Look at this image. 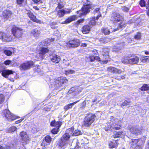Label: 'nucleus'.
I'll return each mask as SVG.
<instances>
[{"instance_id": "nucleus-2", "label": "nucleus", "mask_w": 149, "mask_h": 149, "mask_svg": "<svg viewBox=\"0 0 149 149\" xmlns=\"http://www.w3.org/2000/svg\"><path fill=\"white\" fill-rule=\"evenodd\" d=\"M139 61V58L136 56L125 57L121 59V62L124 64H138Z\"/></svg>"}, {"instance_id": "nucleus-23", "label": "nucleus", "mask_w": 149, "mask_h": 149, "mask_svg": "<svg viewBox=\"0 0 149 149\" xmlns=\"http://www.w3.org/2000/svg\"><path fill=\"white\" fill-rule=\"evenodd\" d=\"M12 13L9 10H6L3 11L2 13V16L4 18L8 19L11 17Z\"/></svg>"}, {"instance_id": "nucleus-13", "label": "nucleus", "mask_w": 149, "mask_h": 149, "mask_svg": "<svg viewBox=\"0 0 149 149\" xmlns=\"http://www.w3.org/2000/svg\"><path fill=\"white\" fill-rule=\"evenodd\" d=\"M33 64L34 63L33 61H28L21 64L20 66V69L21 70H27L30 68Z\"/></svg>"}, {"instance_id": "nucleus-43", "label": "nucleus", "mask_w": 149, "mask_h": 149, "mask_svg": "<svg viewBox=\"0 0 149 149\" xmlns=\"http://www.w3.org/2000/svg\"><path fill=\"white\" fill-rule=\"evenodd\" d=\"M130 102L129 100H125L122 104V105L123 106L129 105V104Z\"/></svg>"}, {"instance_id": "nucleus-50", "label": "nucleus", "mask_w": 149, "mask_h": 149, "mask_svg": "<svg viewBox=\"0 0 149 149\" xmlns=\"http://www.w3.org/2000/svg\"><path fill=\"white\" fill-rule=\"evenodd\" d=\"M33 1L34 2L38 4L42 3V1L41 0H33Z\"/></svg>"}, {"instance_id": "nucleus-9", "label": "nucleus", "mask_w": 149, "mask_h": 149, "mask_svg": "<svg viewBox=\"0 0 149 149\" xmlns=\"http://www.w3.org/2000/svg\"><path fill=\"white\" fill-rule=\"evenodd\" d=\"M3 113L5 117L9 121H12L17 118V117L12 113L8 110H4Z\"/></svg>"}, {"instance_id": "nucleus-24", "label": "nucleus", "mask_w": 149, "mask_h": 149, "mask_svg": "<svg viewBox=\"0 0 149 149\" xmlns=\"http://www.w3.org/2000/svg\"><path fill=\"white\" fill-rule=\"evenodd\" d=\"M91 28V27L88 25L84 26L82 29L83 33L84 34L88 33L90 30Z\"/></svg>"}, {"instance_id": "nucleus-64", "label": "nucleus", "mask_w": 149, "mask_h": 149, "mask_svg": "<svg viewBox=\"0 0 149 149\" xmlns=\"http://www.w3.org/2000/svg\"><path fill=\"white\" fill-rule=\"evenodd\" d=\"M145 54L146 55L149 54V51H144Z\"/></svg>"}, {"instance_id": "nucleus-62", "label": "nucleus", "mask_w": 149, "mask_h": 149, "mask_svg": "<svg viewBox=\"0 0 149 149\" xmlns=\"http://www.w3.org/2000/svg\"><path fill=\"white\" fill-rule=\"evenodd\" d=\"M57 24V23L56 22H52L50 24V25L52 26V25H56Z\"/></svg>"}, {"instance_id": "nucleus-16", "label": "nucleus", "mask_w": 149, "mask_h": 149, "mask_svg": "<svg viewBox=\"0 0 149 149\" xmlns=\"http://www.w3.org/2000/svg\"><path fill=\"white\" fill-rule=\"evenodd\" d=\"M49 50L47 48H42L38 54L36 55L38 58L43 59L45 56L44 55L49 52Z\"/></svg>"}, {"instance_id": "nucleus-46", "label": "nucleus", "mask_w": 149, "mask_h": 149, "mask_svg": "<svg viewBox=\"0 0 149 149\" xmlns=\"http://www.w3.org/2000/svg\"><path fill=\"white\" fill-rule=\"evenodd\" d=\"M84 21V19H79L77 22V25H79L80 23H81L83 22Z\"/></svg>"}, {"instance_id": "nucleus-15", "label": "nucleus", "mask_w": 149, "mask_h": 149, "mask_svg": "<svg viewBox=\"0 0 149 149\" xmlns=\"http://www.w3.org/2000/svg\"><path fill=\"white\" fill-rule=\"evenodd\" d=\"M68 80L65 77H63L58 78L55 81V83L57 87L61 86L65 83H66Z\"/></svg>"}, {"instance_id": "nucleus-6", "label": "nucleus", "mask_w": 149, "mask_h": 149, "mask_svg": "<svg viewBox=\"0 0 149 149\" xmlns=\"http://www.w3.org/2000/svg\"><path fill=\"white\" fill-rule=\"evenodd\" d=\"M146 139V137L143 136L141 139H134L132 140V143L135 145L137 144L136 149H141L143 147Z\"/></svg>"}, {"instance_id": "nucleus-47", "label": "nucleus", "mask_w": 149, "mask_h": 149, "mask_svg": "<svg viewBox=\"0 0 149 149\" xmlns=\"http://www.w3.org/2000/svg\"><path fill=\"white\" fill-rule=\"evenodd\" d=\"M11 63V61L9 60H6V61H4V63L6 65H9V64H10Z\"/></svg>"}, {"instance_id": "nucleus-52", "label": "nucleus", "mask_w": 149, "mask_h": 149, "mask_svg": "<svg viewBox=\"0 0 149 149\" xmlns=\"http://www.w3.org/2000/svg\"><path fill=\"white\" fill-rule=\"evenodd\" d=\"M123 11L125 12H128L129 10V9L126 7H123Z\"/></svg>"}, {"instance_id": "nucleus-61", "label": "nucleus", "mask_w": 149, "mask_h": 149, "mask_svg": "<svg viewBox=\"0 0 149 149\" xmlns=\"http://www.w3.org/2000/svg\"><path fill=\"white\" fill-rule=\"evenodd\" d=\"M23 120V119H21L19 120L16 121L15 123L17 124V123H19L21 122Z\"/></svg>"}, {"instance_id": "nucleus-5", "label": "nucleus", "mask_w": 149, "mask_h": 149, "mask_svg": "<svg viewBox=\"0 0 149 149\" xmlns=\"http://www.w3.org/2000/svg\"><path fill=\"white\" fill-rule=\"evenodd\" d=\"M95 115L93 114H88L86 116L84 119V125L88 127L91 125L94 121L95 119Z\"/></svg>"}, {"instance_id": "nucleus-49", "label": "nucleus", "mask_w": 149, "mask_h": 149, "mask_svg": "<svg viewBox=\"0 0 149 149\" xmlns=\"http://www.w3.org/2000/svg\"><path fill=\"white\" fill-rule=\"evenodd\" d=\"M24 1V0H17V3L19 4H22Z\"/></svg>"}, {"instance_id": "nucleus-1", "label": "nucleus", "mask_w": 149, "mask_h": 149, "mask_svg": "<svg viewBox=\"0 0 149 149\" xmlns=\"http://www.w3.org/2000/svg\"><path fill=\"white\" fill-rule=\"evenodd\" d=\"M111 20L115 25H117L118 27L122 28L125 27L123 19L119 13H113L111 15Z\"/></svg>"}, {"instance_id": "nucleus-53", "label": "nucleus", "mask_w": 149, "mask_h": 149, "mask_svg": "<svg viewBox=\"0 0 149 149\" xmlns=\"http://www.w3.org/2000/svg\"><path fill=\"white\" fill-rule=\"evenodd\" d=\"M125 77L124 76H121L117 78H116V79H118V80H120L121 79H125Z\"/></svg>"}, {"instance_id": "nucleus-7", "label": "nucleus", "mask_w": 149, "mask_h": 149, "mask_svg": "<svg viewBox=\"0 0 149 149\" xmlns=\"http://www.w3.org/2000/svg\"><path fill=\"white\" fill-rule=\"evenodd\" d=\"M12 30L13 36L17 38L21 37L23 33V29L19 27H13L12 28Z\"/></svg>"}, {"instance_id": "nucleus-37", "label": "nucleus", "mask_w": 149, "mask_h": 149, "mask_svg": "<svg viewBox=\"0 0 149 149\" xmlns=\"http://www.w3.org/2000/svg\"><path fill=\"white\" fill-rule=\"evenodd\" d=\"M75 72V71L72 70H69L65 71V74L67 75H68L69 74H74Z\"/></svg>"}, {"instance_id": "nucleus-56", "label": "nucleus", "mask_w": 149, "mask_h": 149, "mask_svg": "<svg viewBox=\"0 0 149 149\" xmlns=\"http://www.w3.org/2000/svg\"><path fill=\"white\" fill-rule=\"evenodd\" d=\"M94 59H95V60H96L97 61H100V58L99 56H94Z\"/></svg>"}, {"instance_id": "nucleus-35", "label": "nucleus", "mask_w": 149, "mask_h": 149, "mask_svg": "<svg viewBox=\"0 0 149 149\" xmlns=\"http://www.w3.org/2000/svg\"><path fill=\"white\" fill-rule=\"evenodd\" d=\"M16 129L17 128L15 127L12 126L10 127L7 131V132L8 133H11L15 131Z\"/></svg>"}, {"instance_id": "nucleus-4", "label": "nucleus", "mask_w": 149, "mask_h": 149, "mask_svg": "<svg viewBox=\"0 0 149 149\" xmlns=\"http://www.w3.org/2000/svg\"><path fill=\"white\" fill-rule=\"evenodd\" d=\"M110 121L111 122V130H119L120 129V127L121 125V122L116 118H114L113 116H111Z\"/></svg>"}, {"instance_id": "nucleus-29", "label": "nucleus", "mask_w": 149, "mask_h": 149, "mask_svg": "<svg viewBox=\"0 0 149 149\" xmlns=\"http://www.w3.org/2000/svg\"><path fill=\"white\" fill-rule=\"evenodd\" d=\"M141 61L143 63L149 62V56H142L140 58Z\"/></svg>"}, {"instance_id": "nucleus-38", "label": "nucleus", "mask_w": 149, "mask_h": 149, "mask_svg": "<svg viewBox=\"0 0 149 149\" xmlns=\"http://www.w3.org/2000/svg\"><path fill=\"white\" fill-rule=\"evenodd\" d=\"M89 23V24L90 25H94L96 24V22L95 21V17H92Z\"/></svg>"}, {"instance_id": "nucleus-34", "label": "nucleus", "mask_w": 149, "mask_h": 149, "mask_svg": "<svg viewBox=\"0 0 149 149\" xmlns=\"http://www.w3.org/2000/svg\"><path fill=\"white\" fill-rule=\"evenodd\" d=\"M52 138L49 135L46 136L44 138V141H45L47 143L49 144L51 142Z\"/></svg>"}, {"instance_id": "nucleus-25", "label": "nucleus", "mask_w": 149, "mask_h": 149, "mask_svg": "<svg viewBox=\"0 0 149 149\" xmlns=\"http://www.w3.org/2000/svg\"><path fill=\"white\" fill-rule=\"evenodd\" d=\"M61 125L62 123L61 122H56L55 121H53L51 123V126L56 127V128H59Z\"/></svg>"}, {"instance_id": "nucleus-48", "label": "nucleus", "mask_w": 149, "mask_h": 149, "mask_svg": "<svg viewBox=\"0 0 149 149\" xmlns=\"http://www.w3.org/2000/svg\"><path fill=\"white\" fill-rule=\"evenodd\" d=\"M79 86L73 87L70 89V91H72L73 92V91H74V89H77V88H79Z\"/></svg>"}, {"instance_id": "nucleus-28", "label": "nucleus", "mask_w": 149, "mask_h": 149, "mask_svg": "<svg viewBox=\"0 0 149 149\" xmlns=\"http://www.w3.org/2000/svg\"><path fill=\"white\" fill-rule=\"evenodd\" d=\"M118 143L116 141H110L109 143V146L110 148H113L116 147Z\"/></svg>"}, {"instance_id": "nucleus-63", "label": "nucleus", "mask_w": 149, "mask_h": 149, "mask_svg": "<svg viewBox=\"0 0 149 149\" xmlns=\"http://www.w3.org/2000/svg\"><path fill=\"white\" fill-rule=\"evenodd\" d=\"M81 46L84 47H86L87 46V44L85 43H82L81 44Z\"/></svg>"}, {"instance_id": "nucleus-33", "label": "nucleus", "mask_w": 149, "mask_h": 149, "mask_svg": "<svg viewBox=\"0 0 149 149\" xmlns=\"http://www.w3.org/2000/svg\"><path fill=\"white\" fill-rule=\"evenodd\" d=\"M140 89L142 91H149V85L145 84L143 85L141 88Z\"/></svg>"}, {"instance_id": "nucleus-26", "label": "nucleus", "mask_w": 149, "mask_h": 149, "mask_svg": "<svg viewBox=\"0 0 149 149\" xmlns=\"http://www.w3.org/2000/svg\"><path fill=\"white\" fill-rule=\"evenodd\" d=\"M31 33L35 37H38L39 36L40 32L37 28H36L33 29L31 31Z\"/></svg>"}, {"instance_id": "nucleus-11", "label": "nucleus", "mask_w": 149, "mask_h": 149, "mask_svg": "<svg viewBox=\"0 0 149 149\" xmlns=\"http://www.w3.org/2000/svg\"><path fill=\"white\" fill-rule=\"evenodd\" d=\"M80 44V41L78 39H74L68 42L67 44L68 47H76L79 46Z\"/></svg>"}, {"instance_id": "nucleus-44", "label": "nucleus", "mask_w": 149, "mask_h": 149, "mask_svg": "<svg viewBox=\"0 0 149 149\" xmlns=\"http://www.w3.org/2000/svg\"><path fill=\"white\" fill-rule=\"evenodd\" d=\"M140 4L141 6H144L145 5V3L144 1L143 0H141L140 2Z\"/></svg>"}, {"instance_id": "nucleus-30", "label": "nucleus", "mask_w": 149, "mask_h": 149, "mask_svg": "<svg viewBox=\"0 0 149 149\" xmlns=\"http://www.w3.org/2000/svg\"><path fill=\"white\" fill-rule=\"evenodd\" d=\"M13 50V48H11L10 49H5L4 50L3 52L6 55L8 56H11L12 54Z\"/></svg>"}, {"instance_id": "nucleus-20", "label": "nucleus", "mask_w": 149, "mask_h": 149, "mask_svg": "<svg viewBox=\"0 0 149 149\" xmlns=\"http://www.w3.org/2000/svg\"><path fill=\"white\" fill-rule=\"evenodd\" d=\"M20 136L22 139V142H26L27 140H29L28 135L26 132L22 131L20 133Z\"/></svg>"}, {"instance_id": "nucleus-17", "label": "nucleus", "mask_w": 149, "mask_h": 149, "mask_svg": "<svg viewBox=\"0 0 149 149\" xmlns=\"http://www.w3.org/2000/svg\"><path fill=\"white\" fill-rule=\"evenodd\" d=\"M118 28L116 29H113L111 28L110 26L106 28H103L102 29L101 31L102 32L104 33L105 35H107L109 34L111 32L113 31H115Z\"/></svg>"}, {"instance_id": "nucleus-10", "label": "nucleus", "mask_w": 149, "mask_h": 149, "mask_svg": "<svg viewBox=\"0 0 149 149\" xmlns=\"http://www.w3.org/2000/svg\"><path fill=\"white\" fill-rule=\"evenodd\" d=\"M91 8V5L84 6L82 7L81 10L77 11V13L80 14V15L79 16V17L85 15L89 12V9Z\"/></svg>"}, {"instance_id": "nucleus-41", "label": "nucleus", "mask_w": 149, "mask_h": 149, "mask_svg": "<svg viewBox=\"0 0 149 149\" xmlns=\"http://www.w3.org/2000/svg\"><path fill=\"white\" fill-rule=\"evenodd\" d=\"M59 131V128H56L53 129L52 131V133L54 134H56Z\"/></svg>"}, {"instance_id": "nucleus-18", "label": "nucleus", "mask_w": 149, "mask_h": 149, "mask_svg": "<svg viewBox=\"0 0 149 149\" xmlns=\"http://www.w3.org/2000/svg\"><path fill=\"white\" fill-rule=\"evenodd\" d=\"M14 73L16 74V73L12 70H4L2 71V75L5 78H8L9 75H13Z\"/></svg>"}, {"instance_id": "nucleus-59", "label": "nucleus", "mask_w": 149, "mask_h": 149, "mask_svg": "<svg viewBox=\"0 0 149 149\" xmlns=\"http://www.w3.org/2000/svg\"><path fill=\"white\" fill-rule=\"evenodd\" d=\"M118 136L117 134H116V132L115 133L114 135H113L112 136V138H116L117 137H116V136Z\"/></svg>"}, {"instance_id": "nucleus-60", "label": "nucleus", "mask_w": 149, "mask_h": 149, "mask_svg": "<svg viewBox=\"0 0 149 149\" xmlns=\"http://www.w3.org/2000/svg\"><path fill=\"white\" fill-rule=\"evenodd\" d=\"M54 40V38H51L49 39L48 41H49V42H52V41H53Z\"/></svg>"}, {"instance_id": "nucleus-8", "label": "nucleus", "mask_w": 149, "mask_h": 149, "mask_svg": "<svg viewBox=\"0 0 149 149\" xmlns=\"http://www.w3.org/2000/svg\"><path fill=\"white\" fill-rule=\"evenodd\" d=\"M129 130L130 132L132 134L138 135L141 134L143 131V127L141 125H136L131 127Z\"/></svg>"}, {"instance_id": "nucleus-3", "label": "nucleus", "mask_w": 149, "mask_h": 149, "mask_svg": "<svg viewBox=\"0 0 149 149\" xmlns=\"http://www.w3.org/2000/svg\"><path fill=\"white\" fill-rule=\"evenodd\" d=\"M70 136L67 133L64 134L61 138V141L59 143V146L62 149L67 147L69 143Z\"/></svg>"}, {"instance_id": "nucleus-12", "label": "nucleus", "mask_w": 149, "mask_h": 149, "mask_svg": "<svg viewBox=\"0 0 149 149\" xmlns=\"http://www.w3.org/2000/svg\"><path fill=\"white\" fill-rule=\"evenodd\" d=\"M26 13L31 19L33 22L40 24L42 23L41 20L37 19L36 17L33 15V13L31 11L26 10Z\"/></svg>"}, {"instance_id": "nucleus-42", "label": "nucleus", "mask_w": 149, "mask_h": 149, "mask_svg": "<svg viewBox=\"0 0 149 149\" xmlns=\"http://www.w3.org/2000/svg\"><path fill=\"white\" fill-rule=\"evenodd\" d=\"M83 2L85 4L84 6L91 5V2L87 0H83Z\"/></svg>"}, {"instance_id": "nucleus-22", "label": "nucleus", "mask_w": 149, "mask_h": 149, "mask_svg": "<svg viewBox=\"0 0 149 149\" xmlns=\"http://www.w3.org/2000/svg\"><path fill=\"white\" fill-rule=\"evenodd\" d=\"M77 18V17L75 15H72L69 17L65 21L61 23L63 24L69 23L72 21L75 20Z\"/></svg>"}, {"instance_id": "nucleus-45", "label": "nucleus", "mask_w": 149, "mask_h": 149, "mask_svg": "<svg viewBox=\"0 0 149 149\" xmlns=\"http://www.w3.org/2000/svg\"><path fill=\"white\" fill-rule=\"evenodd\" d=\"M116 134H117L118 136H116L118 137H120L122 134L123 135L124 134V132L122 131L121 132H116Z\"/></svg>"}, {"instance_id": "nucleus-39", "label": "nucleus", "mask_w": 149, "mask_h": 149, "mask_svg": "<svg viewBox=\"0 0 149 149\" xmlns=\"http://www.w3.org/2000/svg\"><path fill=\"white\" fill-rule=\"evenodd\" d=\"M141 35L140 33H138L136 34L134 36V38L136 40H140L141 38Z\"/></svg>"}, {"instance_id": "nucleus-58", "label": "nucleus", "mask_w": 149, "mask_h": 149, "mask_svg": "<svg viewBox=\"0 0 149 149\" xmlns=\"http://www.w3.org/2000/svg\"><path fill=\"white\" fill-rule=\"evenodd\" d=\"M99 8H97L95 9V12L96 13H98L99 11Z\"/></svg>"}, {"instance_id": "nucleus-51", "label": "nucleus", "mask_w": 149, "mask_h": 149, "mask_svg": "<svg viewBox=\"0 0 149 149\" xmlns=\"http://www.w3.org/2000/svg\"><path fill=\"white\" fill-rule=\"evenodd\" d=\"M145 149H149V140L147 141Z\"/></svg>"}, {"instance_id": "nucleus-32", "label": "nucleus", "mask_w": 149, "mask_h": 149, "mask_svg": "<svg viewBox=\"0 0 149 149\" xmlns=\"http://www.w3.org/2000/svg\"><path fill=\"white\" fill-rule=\"evenodd\" d=\"M111 122H109L107 123V125H106L105 127L104 128V129L106 131H109L110 129L111 130Z\"/></svg>"}, {"instance_id": "nucleus-14", "label": "nucleus", "mask_w": 149, "mask_h": 149, "mask_svg": "<svg viewBox=\"0 0 149 149\" xmlns=\"http://www.w3.org/2000/svg\"><path fill=\"white\" fill-rule=\"evenodd\" d=\"M0 39L3 41H10L13 40L11 36H8L5 33L0 31Z\"/></svg>"}, {"instance_id": "nucleus-31", "label": "nucleus", "mask_w": 149, "mask_h": 149, "mask_svg": "<svg viewBox=\"0 0 149 149\" xmlns=\"http://www.w3.org/2000/svg\"><path fill=\"white\" fill-rule=\"evenodd\" d=\"M65 14V10L61 9L58 11L57 15L59 17H61L63 16Z\"/></svg>"}, {"instance_id": "nucleus-19", "label": "nucleus", "mask_w": 149, "mask_h": 149, "mask_svg": "<svg viewBox=\"0 0 149 149\" xmlns=\"http://www.w3.org/2000/svg\"><path fill=\"white\" fill-rule=\"evenodd\" d=\"M107 71L113 74H120L122 72L121 70L117 69L114 67L110 66L107 68Z\"/></svg>"}, {"instance_id": "nucleus-27", "label": "nucleus", "mask_w": 149, "mask_h": 149, "mask_svg": "<svg viewBox=\"0 0 149 149\" xmlns=\"http://www.w3.org/2000/svg\"><path fill=\"white\" fill-rule=\"evenodd\" d=\"M79 100H78L77 101L75 102L69 104L68 105L65 106L64 107V110H65V111H66V110L72 108V107L73 105L76 104L77 103L79 102Z\"/></svg>"}, {"instance_id": "nucleus-36", "label": "nucleus", "mask_w": 149, "mask_h": 149, "mask_svg": "<svg viewBox=\"0 0 149 149\" xmlns=\"http://www.w3.org/2000/svg\"><path fill=\"white\" fill-rule=\"evenodd\" d=\"M82 134V133L81 131H79L78 130H75L74 132L72 134V135L73 136H78V135H81Z\"/></svg>"}, {"instance_id": "nucleus-54", "label": "nucleus", "mask_w": 149, "mask_h": 149, "mask_svg": "<svg viewBox=\"0 0 149 149\" xmlns=\"http://www.w3.org/2000/svg\"><path fill=\"white\" fill-rule=\"evenodd\" d=\"M65 14L69 13L70 12V10L69 9H67L66 10H65Z\"/></svg>"}, {"instance_id": "nucleus-21", "label": "nucleus", "mask_w": 149, "mask_h": 149, "mask_svg": "<svg viewBox=\"0 0 149 149\" xmlns=\"http://www.w3.org/2000/svg\"><path fill=\"white\" fill-rule=\"evenodd\" d=\"M61 60L60 57L56 54H53L51 58V60L54 63H58Z\"/></svg>"}, {"instance_id": "nucleus-40", "label": "nucleus", "mask_w": 149, "mask_h": 149, "mask_svg": "<svg viewBox=\"0 0 149 149\" xmlns=\"http://www.w3.org/2000/svg\"><path fill=\"white\" fill-rule=\"evenodd\" d=\"M5 100L4 96L3 95L0 94V104L3 103Z\"/></svg>"}, {"instance_id": "nucleus-57", "label": "nucleus", "mask_w": 149, "mask_h": 149, "mask_svg": "<svg viewBox=\"0 0 149 149\" xmlns=\"http://www.w3.org/2000/svg\"><path fill=\"white\" fill-rule=\"evenodd\" d=\"M63 5L61 4H59L58 5L57 7V8H58L59 9L61 8H63Z\"/></svg>"}, {"instance_id": "nucleus-55", "label": "nucleus", "mask_w": 149, "mask_h": 149, "mask_svg": "<svg viewBox=\"0 0 149 149\" xmlns=\"http://www.w3.org/2000/svg\"><path fill=\"white\" fill-rule=\"evenodd\" d=\"M93 58H94V56H90V58L91 62H93L95 60V59H94Z\"/></svg>"}]
</instances>
